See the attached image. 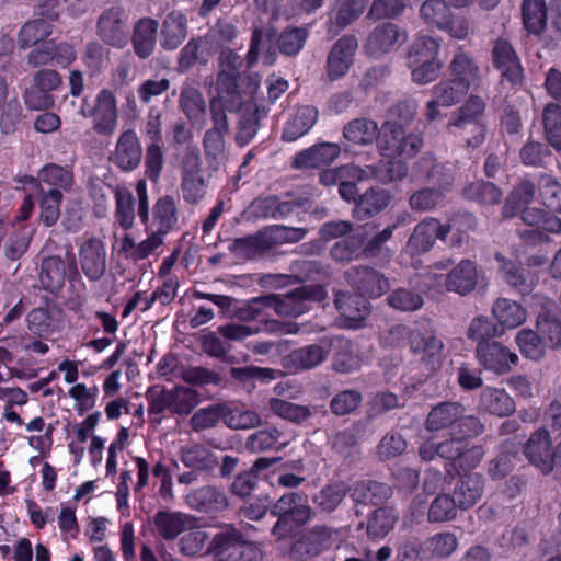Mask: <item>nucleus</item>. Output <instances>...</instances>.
Listing matches in <instances>:
<instances>
[{
	"mask_svg": "<svg viewBox=\"0 0 561 561\" xmlns=\"http://www.w3.org/2000/svg\"><path fill=\"white\" fill-rule=\"evenodd\" d=\"M243 65L240 56L230 49L220 54V72L217 78V95L211 100V107L227 106L229 111L239 108L250 102L249 91H240L237 82L239 71Z\"/></svg>",
	"mask_w": 561,
	"mask_h": 561,
	"instance_id": "1",
	"label": "nucleus"
},
{
	"mask_svg": "<svg viewBox=\"0 0 561 561\" xmlns=\"http://www.w3.org/2000/svg\"><path fill=\"white\" fill-rule=\"evenodd\" d=\"M534 194L535 187L530 182L520 183L508 196L503 208V216L511 218L520 213L522 220L526 225L536 227L539 230L559 233L561 231L560 218L540 209L527 207Z\"/></svg>",
	"mask_w": 561,
	"mask_h": 561,
	"instance_id": "2",
	"label": "nucleus"
},
{
	"mask_svg": "<svg viewBox=\"0 0 561 561\" xmlns=\"http://www.w3.org/2000/svg\"><path fill=\"white\" fill-rule=\"evenodd\" d=\"M208 551L215 561H262V551L232 526L217 533L211 539Z\"/></svg>",
	"mask_w": 561,
	"mask_h": 561,
	"instance_id": "3",
	"label": "nucleus"
},
{
	"mask_svg": "<svg viewBox=\"0 0 561 561\" xmlns=\"http://www.w3.org/2000/svg\"><path fill=\"white\" fill-rule=\"evenodd\" d=\"M485 102L478 95H471L448 122L447 128L454 136L461 137L468 147H478L484 140L485 129L480 119Z\"/></svg>",
	"mask_w": 561,
	"mask_h": 561,
	"instance_id": "4",
	"label": "nucleus"
},
{
	"mask_svg": "<svg viewBox=\"0 0 561 561\" xmlns=\"http://www.w3.org/2000/svg\"><path fill=\"white\" fill-rule=\"evenodd\" d=\"M408 334L405 327L397 325L391 329L390 335L394 341L399 336ZM411 352L420 357V360L430 370L440 367L444 359V343L428 327H417L409 332Z\"/></svg>",
	"mask_w": 561,
	"mask_h": 561,
	"instance_id": "5",
	"label": "nucleus"
},
{
	"mask_svg": "<svg viewBox=\"0 0 561 561\" xmlns=\"http://www.w3.org/2000/svg\"><path fill=\"white\" fill-rule=\"evenodd\" d=\"M327 291L320 285H308L296 288L285 295H267V307L284 317H298L310 309L311 302L324 300Z\"/></svg>",
	"mask_w": 561,
	"mask_h": 561,
	"instance_id": "6",
	"label": "nucleus"
},
{
	"mask_svg": "<svg viewBox=\"0 0 561 561\" xmlns=\"http://www.w3.org/2000/svg\"><path fill=\"white\" fill-rule=\"evenodd\" d=\"M449 261H440L433 265L428 276L433 278V287L445 285L446 289L460 295H467L472 291L478 284V271L474 262L470 260L460 261L446 277L439 275V271L448 270Z\"/></svg>",
	"mask_w": 561,
	"mask_h": 561,
	"instance_id": "7",
	"label": "nucleus"
},
{
	"mask_svg": "<svg viewBox=\"0 0 561 561\" xmlns=\"http://www.w3.org/2000/svg\"><path fill=\"white\" fill-rule=\"evenodd\" d=\"M422 146V138L415 134H407L396 122H386L379 133L378 148L386 158H411Z\"/></svg>",
	"mask_w": 561,
	"mask_h": 561,
	"instance_id": "8",
	"label": "nucleus"
},
{
	"mask_svg": "<svg viewBox=\"0 0 561 561\" xmlns=\"http://www.w3.org/2000/svg\"><path fill=\"white\" fill-rule=\"evenodd\" d=\"M525 455L530 463L542 473L554 471L556 478L561 480V443L556 454H551V440L548 432L540 430L535 432L525 446Z\"/></svg>",
	"mask_w": 561,
	"mask_h": 561,
	"instance_id": "9",
	"label": "nucleus"
},
{
	"mask_svg": "<svg viewBox=\"0 0 561 561\" xmlns=\"http://www.w3.org/2000/svg\"><path fill=\"white\" fill-rule=\"evenodd\" d=\"M202 161L196 148H188L181 162V184L183 199L188 204L198 203L206 194L207 180L202 173Z\"/></svg>",
	"mask_w": 561,
	"mask_h": 561,
	"instance_id": "10",
	"label": "nucleus"
},
{
	"mask_svg": "<svg viewBox=\"0 0 561 561\" xmlns=\"http://www.w3.org/2000/svg\"><path fill=\"white\" fill-rule=\"evenodd\" d=\"M540 306L536 320V328L546 347L557 350L561 347V311L557 304L547 297L536 296Z\"/></svg>",
	"mask_w": 561,
	"mask_h": 561,
	"instance_id": "11",
	"label": "nucleus"
},
{
	"mask_svg": "<svg viewBox=\"0 0 561 561\" xmlns=\"http://www.w3.org/2000/svg\"><path fill=\"white\" fill-rule=\"evenodd\" d=\"M476 356L484 369L496 375L508 373L518 362L517 354L497 341L479 343Z\"/></svg>",
	"mask_w": 561,
	"mask_h": 561,
	"instance_id": "12",
	"label": "nucleus"
},
{
	"mask_svg": "<svg viewBox=\"0 0 561 561\" xmlns=\"http://www.w3.org/2000/svg\"><path fill=\"white\" fill-rule=\"evenodd\" d=\"M407 39L405 32L393 23L378 24L367 36L364 50L371 57L379 58L389 54Z\"/></svg>",
	"mask_w": 561,
	"mask_h": 561,
	"instance_id": "13",
	"label": "nucleus"
},
{
	"mask_svg": "<svg viewBox=\"0 0 561 561\" xmlns=\"http://www.w3.org/2000/svg\"><path fill=\"white\" fill-rule=\"evenodd\" d=\"M468 89L454 79L443 80L432 89L433 98L425 105V117L428 122L443 117L440 107H450L458 103Z\"/></svg>",
	"mask_w": 561,
	"mask_h": 561,
	"instance_id": "14",
	"label": "nucleus"
},
{
	"mask_svg": "<svg viewBox=\"0 0 561 561\" xmlns=\"http://www.w3.org/2000/svg\"><path fill=\"white\" fill-rule=\"evenodd\" d=\"M357 48L358 42L354 35L342 36L334 43L327 59V73L331 80L340 79L348 72Z\"/></svg>",
	"mask_w": 561,
	"mask_h": 561,
	"instance_id": "15",
	"label": "nucleus"
},
{
	"mask_svg": "<svg viewBox=\"0 0 561 561\" xmlns=\"http://www.w3.org/2000/svg\"><path fill=\"white\" fill-rule=\"evenodd\" d=\"M93 129L99 135L110 136L117 127L118 112L114 93L101 90L93 105Z\"/></svg>",
	"mask_w": 561,
	"mask_h": 561,
	"instance_id": "16",
	"label": "nucleus"
},
{
	"mask_svg": "<svg viewBox=\"0 0 561 561\" xmlns=\"http://www.w3.org/2000/svg\"><path fill=\"white\" fill-rule=\"evenodd\" d=\"M98 34L108 45L123 48L128 38L124 10L119 7L105 10L98 21Z\"/></svg>",
	"mask_w": 561,
	"mask_h": 561,
	"instance_id": "17",
	"label": "nucleus"
},
{
	"mask_svg": "<svg viewBox=\"0 0 561 561\" xmlns=\"http://www.w3.org/2000/svg\"><path fill=\"white\" fill-rule=\"evenodd\" d=\"M451 226H444L435 218H426L421 221L410 237L407 250L412 254L428 251L436 239L444 240L449 233Z\"/></svg>",
	"mask_w": 561,
	"mask_h": 561,
	"instance_id": "18",
	"label": "nucleus"
},
{
	"mask_svg": "<svg viewBox=\"0 0 561 561\" xmlns=\"http://www.w3.org/2000/svg\"><path fill=\"white\" fill-rule=\"evenodd\" d=\"M79 262L89 279H100L106 270V251L103 242L96 238L82 242L79 247Z\"/></svg>",
	"mask_w": 561,
	"mask_h": 561,
	"instance_id": "19",
	"label": "nucleus"
},
{
	"mask_svg": "<svg viewBox=\"0 0 561 561\" xmlns=\"http://www.w3.org/2000/svg\"><path fill=\"white\" fill-rule=\"evenodd\" d=\"M194 522L192 516L170 510H160L152 517L153 531L165 540H172L192 529Z\"/></svg>",
	"mask_w": 561,
	"mask_h": 561,
	"instance_id": "20",
	"label": "nucleus"
},
{
	"mask_svg": "<svg viewBox=\"0 0 561 561\" xmlns=\"http://www.w3.org/2000/svg\"><path fill=\"white\" fill-rule=\"evenodd\" d=\"M141 158L142 148L137 134L131 129L123 131L112 156L113 162L124 171H131L139 165Z\"/></svg>",
	"mask_w": 561,
	"mask_h": 561,
	"instance_id": "21",
	"label": "nucleus"
},
{
	"mask_svg": "<svg viewBox=\"0 0 561 561\" xmlns=\"http://www.w3.org/2000/svg\"><path fill=\"white\" fill-rule=\"evenodd\" d=\"M492 314L502 334L505 330H513L523 325L527 320L526 308L518 301L504 297L494 301Z\"/></svg>",
	"mask_w": 561,
	"mask_h": 561,
	"instance_id": "22",
	"label": "nucleus"
},
{
	"mask_svg": "<svg viewBox=\"0 0 561 561\" xmlns=\"http://www.w3.org/2000/svg\"><path fill=\"white\" fill-rule=\"evenodd\" d=\"M346 277L352 286L369 297H379L390 287L388 279L368 267L351 268L346 272Z\"/></svg>",
	"mask_w": 561,
	"mask_h": 561,
	"instance_id": "23",
	"label": "nucleus"
},
{
	"mask_svg": "<svg viewBox=\"0 0 561 561\" xmlns=\"http://www.w3.org/2000/svg\"><path fill=\"white\" fill-rule=\"evenodd\" d=\"M332 350V341L322 339L319 343L310 344L293 351L288 364L296 369H311L324 362Z\"/></svg>",
	"mask_w": 561,
	"mask_h": 561,
	"instance_id": "24",
	"label": "nucleus"
},
{
	"mask_svg": "<svg viewBox=\"0 0 561 561\" xmlns=\"http://www.w3.org/2000/svg\"><path fill=\"white\" fill-rule=\"evenodd\" d=\"M341 153L340 145L320 142L298 153L294 160L296 168H321L331 164Z\"/></svg>",
	"mask_w": 561,
	"mask_h": 561,
	"instance_id": "25",
	"label": "nucleus"
},
{
	"mask_svg": "<svg viewBox=\"0 0 561 561\" xmlns=\"http://www.w3.org/2000/svg\"><path fill=\"white\" fill-rule=\"evenodd\" d=\"M186 503L191 508L204 513L220 512L228 507L225 493L210 485L192 490L186 495Z\"/></svg>",
	"mask_w": 561,
	"mask_h": 561,
	"instance_id": "26",
	"label": "nucleus"
},
{
	"mask_svg": "<svg viewBox=\"0 0 561 561\" xmlns=\"http://www.w3.org/2000/svg\"><path fill=\"white\" fill-rule=\"evenodd\" d=\"M465 409L455 402H443L434 407L428 413L426 428L431 432L450 430L451 435L456 433V424L462 416Z\"/></svg>",
	"mask_w": 561,
	"mask_h": 561,
	"instance_id": "27",
	"label": "nucleus"
},
{
	"mask_svg": "<svg viewBox=\"0 0 561 561\" xmlns=\"http://www.w3.org/2000/svg\"><path fill=\"white\" fill-rule=\"evenodd\" d=\"M271 513L275 516L294 518L296 523H307L311 519V507L307 499L298 493L284 494L272 507Z\"/></svg>",
	"mask_w": 561,
	"mask_h": 561,
	"instance_id": "28",
	"label": "nucleus"
},
{
	"mask_svg": "<svg viewBox=\"0 0 561 561\" xmlns=\"http://www.w3.org/2000/svg\"><path fill=\"white\" fill-rule=\"evenodd\" d=\"M318 118V110L311 105L299 106L286 122L283 129L285 141H295L306 135Z\"/></svg>",
	"mask_w": 561,
	"mask_h": 561,
	"instance_id": "29",
	"label": "nucleus"
},
{
	"mask_svg": "<svg viewBox=\"0 0 561 561\" xmlns=\"http://www.w3.org/2000/svg\"><path fill=\"white\" fill-rule=\"evenodd\" d=\"M480 410L499 417L512 414L516 407L505 389L486 387L480 394Z\"/></svg>",
	"mask_w": 561,
	"mask_h": 561,
	"instance_id": "30",
	"label": "nucleus"
},
{
	"mask_svg": "<svg viewBox=\"0 0 561 561\" xmlns=\"http://www.w3.org/2000/svg\"><path fill=\"white\" fill-rule=\"evenodd\" d=\"M450 71L453 79L465 85L468 90L479 83L480 69L474 60L463 50L458 49L451 61Z\"/></svg>",
	"mask_w": 561,
	"mask_h": 561,
	"instance_id": "31",
	"label": "nucleus"
},
{
	"mask_svg": "<svg viewBox=\"0 0 561 561\" xmlns=\"http://www.w3.org/2000/svg\"><path fill=\"white\" fill-rule=\"evenodd\" d=\"M482 493V476L478 473L466 474L456 484L454 499L460 508L467 510L473 506L481 499Z\"/></svg>",
	"mask_w": 561,
	"mask_h": 561,
	"instance_id": "32",
	"label": "nucleus"
},
{
	"mask_svg": "<svg viewBox=\"0 0 561 561\" xmlns=\"http://www.w3.org/2000/svg\"><path fill=\"white\" fill-rule=\"evenodd\" d=\"M366 7L365 0H335L330 11V27L344 28L358 19Z\"/></svg>",
	"mask_w": 561,
	"mask_h": 561,
	"instance_id": "33",
	"label": "nucleus"
},
{
	"mask_svg": "<svg viewBox=\"0 0 561 561\" xmlns=\"http://www.w3.org/2000/svg\"><path fill=\"white\" fill-rule=\"evenodd\" d=\"M187 35V19L181 11H172L163 21L162 46L167 49H175Z\"/></svg>",
	"mask_w": 561,
	"mask_h": 561,
	"instance_id": "34",
	"label": "nucleus"
},
{
	"mask_svg": "<svg viewBox=\"0 0 561 561\" xmlns=\"http://www.w3.org/2000/svg\"><path fill=\"white\" fill-rule=\"evenodd\" d=\"M335 306L343 317L359 327L360 322L369 313V304L362 295L339 293L335 296Z\"/></svg>",
	"mask_w": 561,
	"mask_h": 561,
	"instance_id": "35",
	"label": "nucleus"
},
{
	"mask_svg": "<svg viewBox=\"0 0 561 561\" xmlns=\"http://www.w3.org/2000/svg\"><path fill=\"white\" fill-rule=\"evenodd\" d=\"M493 59L497 68L502 69L503 75L515 82L522 77V67L517 56L507 41L499 39L493 47Z\"/></svg>",
	"mask_w": 561,
	"mask_h": 561,
	"instance_id": "36",
	"label": "nucleus"
},
{
	"mask_svg": "<svg viewBox=\"0 0 561 561\" xmlns=\"http://www.w3.org/2000/svg\"><path fill=\"white\" fill-rule=\"evenodd\" d=\"M178 222V209L175 199L172 196L164 195L160 197L153 206V227L154 230L167 236Z\"/></svg>",
	"mask_w": 561,
	"mask_h": 561,
	"instance_id": "37",
	"label": "nucleus"
},
{
	"mask_svg": "<svg viewBox=\"0 0 561 561\" xmlns=\"http://www.w3.org/2000/svg\"><path fill=\"white\" fill-rule=\"evenodd\" d=\"M214 119V128L205 134L204 144L206 151L210 154H218L224 151V135L228 133V122L225 112L229 111L227 106L213 108L210 106Z\"/></svg>",
	"mask_w": 561,
	"mask_h": 561,
	"instance_id": "38",
	"label": "nucleus"
},
{
	"mask_svg": "<svg viewBox=\"0 0 561 561\" xmlns=\"http://www.w3.org/2000/svg\"><path fill=\"white\" fill-rule=\"evenodd\" d=\"M157 28V21L148 18L139 20L136 24L133 44L137 56L140 58H147L153 51Z\"/></svg>",
	"mask_w": 561,
	"mask_h": 561,
	"instance_id": "39",
	"label": "nucleus"
},
{
	"mask_svg": "<svg viewBox=\"0 0 561 561\" xmlns=\"http://www.w3.org/2000/svg\"><path fill=\"white\" fill-rule=\"evenodd\" d=\"M277 457H262L259 458L252 466L250 471L240 473L232 483V492L241 497L251 494L257 483L256 472L265 470L279 461Z\"/></svg>",
	"mask_w": 561,
	"mask_h": 561,
	"instance_id": "40",
	"label": "nucleus"
},
{
	"mask_svg": "<svg viewBox=\"0 0 561 561\" xmlns=\"http://www.w3.org/2000/svg\"><path fill=\"white\" fill-rule=\"evenodd\" d=\"M257 88L259 82L254 81L251 91H249V94L251 95L250 102L247 104H242L239 108L232 111L234 112L242 108L244 110V114L241 117L238 133L236 136V140L240 146L248 145L254 138L257 131L259 122L253 104V94Z\"/></svg>",
	"mask_w": 561,
	"mask_h": 561,
	"instance_id": "41",
	"label": "nucleus"
},
{
	"mask_svg": "<svg viewBox=\"0 0 561 561\" xmlns=\"http://www.w3.org/2000/svg\"><path fill=\"white\" fill-rule=\"evenodd\" d=\"M344 138L355 145H369L378 141V126L374 121L356 118L350 122L343 129Z\"/></svg>",
	"mask_w": 561,
	"mask_h": 561,
	"instance_id": "42",
	"label": "nucleus"
},
{
	"mask_svg": "<svg viewBox=\"0 0 561 561\" xmlns=\"http://www.w3.org/2000/svg\"><path fill=\"white\" fill-rule=\"evenodd\" d=\"M523 22L525 28L533 34H540L547 25V8L545 0H523Z\"/></svg>",
	"mask_w": 561,
	"mask_h": 561,
	"instance_id": "43",
	"label": "nucleus"
},
{
	"mask_svg": "<svg viewBox=\"0 0 561 561\" xmlns=\"http://www.w3.org/2000/svg\"><path fill=\"white\" fill-rule=\"evenodd\" d=\"M440 42L431 35L417 34L409 47L407 61L438 60Z\"/></svg>",
	"mask_w": 561,
	"mask_h": 561,
	"instance_id": "44",
	"label": "nucleus"
},
{
	"mask_svg": "<svg viewBox=\"0 0 561 561\" xmlns=\"http://www.w3.org/2000/svg\"><path fill=\"white\" fill-rule=\"evenodd\" d=\"M37 201L41 209V221L47 227L54 226L60 216L62 193L57 188H50L45 193L43 188L39 187Z\"/></svg>",
	"mask_w": 561,
	"mask_h": 561,
	"instance_id": "45",
	"label": "nucleus"
},
{
	"mask_svg": "<svg viewBox=\"0 0 561 561\" xmlns=\"http://www.w3.org/2000/svg\"><path fill=\"white\" fill-rule=\"evenodd\" d=\"M115 197V221L124 230H129L135 220V205L131 192L125 186H117L114 190Z\"/></svg>",
	"mask_w": 561,
	"mask_h": 561,
	"instance_id": "46",
	"label": "nucleus"
},
{
	"mask_svg": "<svg viewBox=\"0 0 561 561\" xmlns=\"http://www.w3.org/2000/svg\"><path fill=\"white\" fill-rule=\"evenodd\" d=\"M53 33V25L45 19L26 22L19 32V45L28 48L46 39Z\"/></svg>",
	"mask_w": 561,
	"mask_h": 561,
	"instance_id": "47",
	"label": "nucleus"
},
{
	"mask_svg": "<svg viewBox=\"0 0 561 561\" xmlns=\"http://www.w3.org/2000/svg\"><path fill=\"white\" fill-rule=\"evenodd\" d=\"M222 421L236 430L253 428L261 424V417L256 412L228 405H222Z\"/></svg>",
	"mask_w": 561,
	"mask_h": 561,
	"instance_id": "48",
	"label": "nucleus"
},
{
	"mask_svg": "<svg viewBox=\"0 0 561 561\" xmlns=\"http://www.w3.org/2000/svg\"><path fill=\"white\" fill-rule=\"evenodd\" d=\"M515 343L522 355L531 360H539L545 356L546 346L539 335L531 329H522L515 336Z\"/></svg>",
	"mask_w": 561,
	"mask_h": 561,
	"instance_id": "49",
	"label": "nucleus"
},
{
	"mask_svg": "<svg viewBox=\"0 0 561 561\" xmlns=\"http://www.w3.org/2000/svg\"><path fill=\"white\" fill-rule=\"evenodd\" d=\"M42 285L50 291L59 289L65 280V264L59 256L43 260L39 275Z\"/></svg>",
	"mask_w": 561,
	"mask_h": 561,
	"instance_id": "50",
	"label": "nucleus"
},
{
	"mask_svg": "<svg viewBox=\"0 0 561 561\" xmlns=\"http://www.w3.org/2000/svg\"><path fill=\"white\" fill-rule=\"evenodd\" d=\"M450 9L444 0H426L420 7V18L428 26L439 30L446 25Z\"/></svg>",
	"mask_w": 561,
	"mask_h": 561,
	"instance_id": "51",
	"label": "nucleus"
},
{
	"mask_svg": "<svg viewBox=\"0 0 561 561\" xmlns=\"http://www.w3.org/2000/svg\"><path fill=\"white\" fill-rule=\"evenodd\" d=\"M457 548V539L453 534H437L427 539L422 546L423 558H444L451 554Z\"/></svg>",
	"mask_w": 561,
	"mask_h": 561,
	"instance_id": "52",
	"label": "nucleus"
},
{
	"mask_svg": "<svg viewBox=\"0 0 561 561\" xmlns=\"http://www.w3.org/2000/svg\"><path fill=\"white\" fill-rule=\"evenodd\" d=\"M546 138L558 151L561 150V106L550 103L542 113Z\"/></svg>",
	"mask_w": 561,
	"mask_h": 561,
	"instance_id": "53",
	"label": "nucleus"
},
{
	"mask_svg": "<svg viewBox=\"0 0 561 561\" xmlns=\"http://www.w3.org/2000/svg\"><path fill=\"white\" fill-rule=\"evenodd\" d=\"M181 461L188 468L211 469L216 465L214 455L204 446L192 445L182 448Z\"/></svg>",
	"mask_w": 561,
	"mask_h": 561,
	"instance_id": "54",
	"label": "nucleus"
},
{
	"mask_svg": "<svg viewBox=\"0 0 561 561\" xmlns=\"http://www.w3.org/2000/svg\"><path fill=\"white\" fill-rule=\"evenodd\" d=\"M268 407L275 415L294 423H301L311 414L308 407L288 402L278 398L270 399Z\"/></svg>",
	"mask_w": 561,
	"mask_h": 561,
	"instance_id": "55",
	"label": "nucleus"
},
{
	"mask_svg": "<svg viewBox=\"0 0 561 561\" xmlns=\"http://www.w3.org/2000/svg\"><path fill=\"white\" fill-rule=\"evenodd\" d=\"M170 390L171 414H188L198 404V394L188 387H174Z\"/></svg>",
	"mask_w": 561,
	"mask_h": 561,
	"instance_id": "56",
	"label": "nucleus"
},
{
	"mask_svg": "<svg viewBox=\"0 0 561 561\" xmlns=\"http://www.w3.org/2000/svg\"><path fill=\"white\" fill-rule=\"evenodd\" d=\"M366 232H356L350 238L336 242L331 249V256L337 262H347L360 253Z\"/></svg>",
	"mask_w": 561,
	"mask_h": 561,
	"instance_id": "57",
	"label": "nucleus"
},
{
	"mask_svg": "<svg viewBox=\"0 0 561 561\" xmlns=\"http://www.w3.org/2000/svg\"><path fill=\"white\" fill-rule=\"evenodd\" d=\"M390 202V195L385 190H370L359 197L355 211L357 215H373L385 209Z\"/></svg>",
	"mask_w": 561,
	"mask_h": 561,
	"instance_id": "58",
	"label": "nucleus"
},
{
	"mask_svg": "<svg viewBox=\"0 0 561 561\" xmlns=\"http://www.w3.org/2000/svg\"><path fill=\"white\" fill-rule=\"evenodd\" d=\"M38 179L41 182L59 191L60 188L68 191L73 182L72 173L68 169L57 164L44 167L38 174Z\"/></svg>",
	"mask_w": 561,
	"mask_h": 561,
	"instance_id": "59",
	"label": "nucleus"
},
{
	"mask_svg": "<svg viewBox=\"0 0 561 561\" xmlns=\"http://www.w3.org/2000/svg\"><path fill=\"white\" fill-rule=\"evenodd\" d=\"M390 490L387 485L377 482H360L357 483L352 496L354 501L362 503L378 504L382 499L387 497Z\"/></svg>",
	"mask_w": 561,
	"mask_h": 561,
	"instance_id": "60",
	"label": "nucleus"
},
{
	"mask_svg": "<svg viewBox=\"0 0 561 561\" xmlns=\"http://www.w3.org/2000/svg\"><path fill=\"white\" fill-rule=\"evenodd\" d=\"M501 335L502 333L497 324L493 323L484 316L473 318L467 331V336L470 340L478 342V344L490 342V339Z\"/></svg>",
	"mask_w": 561,
	"mask_h": 561,
	"instance_id": "61",
	"label": "nucleus"
},
{
	"mask_svg": "<svg viewBox=\"0 0 561 561\" xmlns=\"http://www.w3.org/2000/svg\"><path fill=\"white\" fill-rule=\"evenodd\" d=\"M407 165L402 160L380 161L375 168H368L367 174H371L380 182L401 180L407 174Z\"/></svg>",
	"mask_w": 561,
	"mask_h": 561,
	"instance_id": "62",
	"label": "nucleus"
},
{
	"mask_svg": "<svg viewBox=\"0 0 561 561\" xmlns=\"http://www.w3.org/2000/svg\"><path fill=\"white\" fill-rule=\"evenodd\" d=\"M539 193L547 208L554 213H561V185L553 178L549 175L540 178Z\"/></svg>",
	"mask_w": 561,
	"mask_h": 561,
	"instance_id": "63",
	"label": "nucleus"
},
{
	"mask_svg": "<svg viewBox=\"0 0 561 561\" xmlns=\"http://www.w3.org/2000/svg\"><path fill=\"white\" fill-rule=\"evenodd\" d=\"M180 106L186 116L191 119H197L205 111V101L203 95L192 87L182 89L180 95Z\"/></svg>",
	"mask_w": 561,
	"mask_h": 561,
	"instance_id": "64",
	"label": "nucleus"
}]
</instances>
